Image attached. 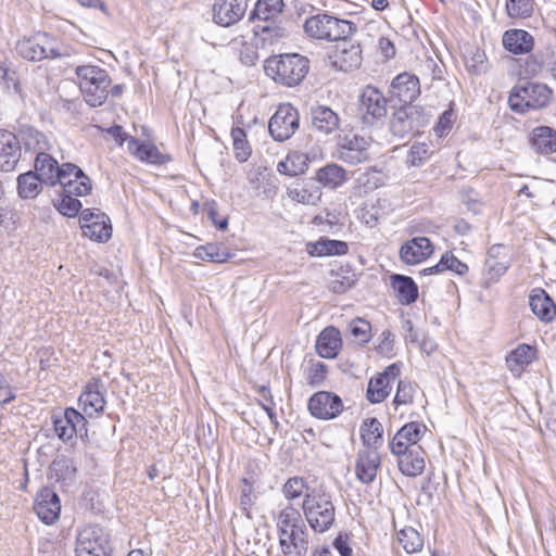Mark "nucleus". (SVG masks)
<instances>
[{"instance_id": "nucleus-1", "label": "nucleus", "mask_w": 556, "mask_h": 556, "mask_svg": "<svg viewBox=\"0 0 556 556\" xmlns=\"http://www.w3.org/2000/svg\"><path fill=\"white\" fill-rule=\"evenodd\" d=\"M302 510L308 526L315 533H325L336 521V506L330 493L312 489L305 493Z\"/></svg>"}, {"instance_id": "nucleus-2", "label": "nucleus", "mask_w": 556, "mask_h": 556, "mask_svg": "<svg viewBox=\"0 0 556 556\" xmlns=\"http://www.w3.org/2000/svg\"><path fill=\"white\" fill-rule=\"evenodd\" d=\"M308 68V59L298 53L270 56L264 65L268 77L287 87L301 84L307 75Z\"/></svg>"}, {"instance_id": "nucleus-3", "label": "nucleus", "mask_w": 556, "mask_h": 556, "mask_svg": "<svg viewBox=\"0 0 556 556\" xmlns=\"http://www.w3.org/2000/svg\"><path fill=\"white\" fill-rule=\"evenodd\" d=\"M305 35L315 40L338 41L356 33V25L348 20L338 18L328 13H318L307 17L303 24Z\"/></svg>"}, {"instance_id": "nucleus-4", "label": "nucleus", "mask_w": 556, "mask_h": 556, "mask_svg": "<svg viewBox=\"0 0 556 556\" xmlns=\"http://www.w3.org/2000/svg\"><path fill=\"white\" fill-rule=\"evenodd\" d=\"M75 73L85 101L92 108L102 105L111 85L108 72L96 65H80L76 67Z\"/></svg>"}, {"instance_id": "nucleus-5", "label": "nucleus", "mask_w": 556, "mask_h": 556, "mask_svg": "<svg viewBox=\"0 0 556 556\" xmlns=\"http://www.w3.org/2000/svg\"><path fill=\"white\" fill-rule=\"evenodd\" d=\"M551 96L552 90L546 85L527 83L511 89L508 103L511 111L522 114L529 110L545 108L549 103Z\"/></svg>"}, {"instance_id": "nucleus-6", "label": "nucleus", "mask_w": 556, "mask_h": 556, "mask_svg": "<svg viewBox=\"0 0 556 556\" xmlns=\"http://www.w3.org/2000/svg\"><path fill=\"white\" fill-rule=\"evenodd\" d=\"M428 124V116L419 105L404 104L390 118V131L401 139L410 138Z\"/></svg>"}, {"instance_id": "nucleus-7", "label": "nucleus", "mask_w": 556, "mask_h": 556, "mask_svg": "<svg viewBox=\"0 0 556 556\" xmlns=\"http://www.w3.org/2000/svg\"><path fill=\"white\" fill-rule=\"evenodd\" d=\"M109 533L98 525H88L76 534L75 556H111Z\"/></svg>"}, {"instance_id": "nucleus-8", "label": "nucleus", "mask_w": 556, "mask_h": 556, "mask_svg": "<svg viewBox=\"0 0 556 556\" xmlns=\"http://www.w3.org/2000/svg\"><path fill=\"white\" fill-rule=\"evenodd\" d=\"M15 49L20 56L31 62L54 59L62 54L55 39L46 33L18 40Z\"/></svg>"}, {"instance_id": "nucleus-9", "label": "nucleus", "mask_w": 556, "mask_h": 556, "mask_svg": "<svg viewBox=\"0 0 556 556\" xmlns=\"http://www.w3.org/2000/svg\"><path fill=\"white\" fill-rule=\"evenodd\" d=\"M300 126V115L290 103L280 104L268 123V130L275 141L291 138Z\"/></svg>"}, {"instance_id": "nucleus-10", "label": "nucleus", "mask_w": 556, "mask_h": 556, "mask_svg": "<svg viewBox=\"0 0 556 556\" xmlns=\"http://www.w3.org/2000/svg\"><path fill=\"white\" fill-rule=\"evenodd\" d=\"M370 144L371 140L369 138L356 134H348L340 138L338 142L337 156L344 163L357 165L369 160Z\"/></svg>"}, {"instance_id": "nucleus-11", "label": "nucleus", "mask_w": 556, "mask_h": 556, "mask_svg": "<svg viewBox=\"0 0 556 556\" xmlns=\"http://www.w3.org/2000/svg\"><path fill=\"white\" fill-rule=\"evenodd\" d=\"M309 414L320 420L337 418L344 408L341 397L329 391L315 392L307 402Z\"/></svg>"}, {"instance_id": "nucleus-12", "label": "nucleus", "mask_w": 556, "mask_h": 556, "mask_svg": "<svg viewBox=\"0 0 556 556\" xmlns=\"http://www.w3.org/2000/svg\"><path fill=\"white\" fill-rule=\"evenodd\" d=\"M358 110L364 123L374 124L387 116V99L379 89L366 86L359 96Z\"/></svg>"}, {"instance_id": "nucleus-13", "label": "nucleus", "mask_w": 556, "mask_h": 556, "mask_svg": "<svg viewBox=\"0 0 556 556\" xmlns=\"http://www.w3.org/2000/svg\"><path fill=\"white\" fill-rule=\"evenodd\" d=\"M58 184L62 186L63 192L75 194V197H85L92 189L91 179L80 167L73 163H63L61 165V175Z\"/></svg>"}, {"instance_id": "nucleus-14", "label": "nucleus", "mask_w": 556, "mask_h": 556, "mask_svg": "<svg viewBox=\"0 0 556 556\" xmlns=\"http://www.w3.org/2000/svg\"><path fill=\"white\" fill-rule=\"evenodd\" d=\"M80 224L84 235L98 242H105L112 236V226L106 214L99 210H83Z\"/></svg>"}, {"instance_id": "nucleus-15", "label": "nucleus", "mask_w": 556, "mask_h": 556, "mask_svg": "<svg viewBox=\"0 0 556 556\" xmlns=\"http://www.w3.org/2000/svg\"><path fill=\"white\" fill-rule=\"evenodd\" d=\"M401 374V364L393 363L384 370L369 380L366 397L372 404L384 401L391 391L390 382L394 381Z\"/></svg>"}, {"instance_id": "nucleus-16", "label": "nucleus", "mask_w": 556, "mask_h": 556, "mask_svg": "<svg viewBox=\"0 0 556 556\" xmlns=\"http://www.w3.org/2000/svg\"><path fill=\"white\" fill-rule=\"evenodd\" d=\"M346 39L338 40L340 43L336 46L333 54L330 56L332 66L343 72L358 68L363 61L361 45Z\"/></svg>"}, {"instance_id": "nucleus-17", "label": "nucleus", "mask_w": 556, "mask_h": 556, "mask_svg": "<svg viewBox=\"0 0 556 556\" xmlns=\"http://www.w3.org/2000/svg\"><path fill=\"white\" fill-rule=\"evenodd\" d=\"M13 136L21 147V151L24 150L25 154L29 153L31 156H38L39 153H43L50 148L47 136L30 125H20Z\"/></svg>"}, {"instance_id": "nucleus-18", "label": "nucleus", "mask_w": 556, "mask_h": 556, "mask_svg": "<svg viewBox=\"0 0 556 556\" xmlns=\"http://www.w3.org/2000/svg\"><path fill=\"white\" fill-rule=\"evenodd\" d=\"M105 388L99 379H92L84 389L78 399V406L88 417L98 416L105 406Z\"/></svg>"}, {"instance_id": "nucleus-19", "label": "nucleus", "mask_w": 556, "mask_h": 556, "mask_svg": "<svg viewBox=\"0 0 556 556\" xmlns=\"http://www.w3.org/2000/svg\"><path fill=\"white\" fill-rule=\"evenodd\" d=\"M34 510L38 518L46 525H53L60 517V497L50 488H42L35 498Z\"/></svg>"}, {"instance_id": "nucleus-20", "label": "nucleus", "mask_w": 556, "mask_h": 556, "mask_svg": "<svg viewBox=\"0 0 556 556\" xmlns=\"http://www.w3.org/2000/svg\"><path fill=\"white\" fill-rule=\"evenodd\" d=\"M247 7V0H215L213 21L223 27L235 25L243 17Z\"/></svg>"}, {"instance_id": "nucleus-21", "label": "nucleus", "mask_w": 556, "mask_h": 556, "mask_svg": "<svg viewBox=\"0 0 556 556\" xmlns=\"http://www.w3.org/2000/svg\"><path fill=\"white\" fill-rule=\"evenodd\" d=\"M381 465L380 453L377 448H362L357 453L355 463L356 478L364 484H370L377 477Z\"/></svg>"}, {"instance_id": "nucleus-22", "label": "nucleus", "mask_w": 556, "mask_h": 556, "mask_svg": "<svg viewBox=\"0 0 556 556\" xmlns=\"http://www.w3.org/2000/svg\"><path fill=\"white\" fill-rule=\"evenodd\" d=\"M390 94L406 105L412 104L420 94L418 77L407 72L396 75L391 83Z\"/></svg>"}, {"instance_id": "nucleus-23", "label": "nucleus", "mask_w": 556, "mask_h": 556, "mask_svg": "<svg viewBox=\"0 0 556 556\" xmlns=\"http://www.w3.org/2000/svg\"><path fill=\"white\" fill-rule=\"evenodd\" d=\"M504 250L502 244H495L489 249L483 268L485 285L496 282L509 268V260Z\"/></svg>"}, {"instance_id": "nucleus-24", "label": "nucleus", "mask_w": 556, "mask_h": 556, "mask_svg": "<svg viewBox=\"0 0 556 556\" xmlns=\"http://www.w3.org/2000/svg\"><path fill=\"white\" fill-rule=\"evenodd\" d=\"M308 533L305 523L290 529L279 536V544L285 556H305L308 549Z\"/></svg>"}, {"instance_id": "nucleus-25", "label": "nucleus", "mask_w": 556, "mask_h": 556, "mask_svg": "<svg viewBox=\"0 0 556 556\" xmlns=\"http://www.w3.org/2000/svg\"><path fill=\"white\" fill-rule=\"evenodd\" d=\"M21 156V147L17 144L13 131L0 128V172L15 170Z\"/></svg>"}, {"instance_id": "nucleus-26", "label": "nucleus", "mask_w": 556, "mask_h": 556, "mask_svg": "<svg viewBox=\"0 0 556 556\" xmlns=\"http://www.w3.org/2000/svg\"><path fill=\"white\" fill-rule=\"evenodd\" d=\"M433 253V245L426 237H416L406 241L400 249V257L407 265H416Z\"/></svg>"}, {"instance_id": "nucleus-27", "label": "nucleus", "mask_w": 556, "mask_h": 556, "mask_svg": "<svg viewBox=\"0 0 556 556\" xmlns=\"http://www.w3.org/2000/svg\"><path fill=\"white\" fill-rule=\"evenodd\" d=\"M312 127L324 135L336 131L340 126L339 115L326 105H314L309 110Z\"/></svg>"}, {"instance_id": "nucleus-28", "label": "nucleus", "mask_w": 556, "mask_h": 556, "mask_svg": "<svg viewBox=\"0 0 556 556\" xmlns=\"http://www.w3.org/2000/svg\"><path fill=\"white\" fill-rule=\"evenodd\" d=\"M529 305L532 313L544 323H549L556 316V305L547 292L542 288H535L529 296Z\"/></svg>"}, {"instance_id": "nucleus-29", "label": "nucleus", "mask_w": 556, "mask_h": 556, "mask_svg": "<svg viewBox=\"0 0 556 556\" xmlns=\"http://www.w3.org/2000/svg\"><path fill=\"white\" fill-rule=\"evenodd\" d=\"M127 149L130 154L141 162L151 164H165L169 157L162 152L151 142H141L135 137L128 140Z\"/></svg>"}, {"instance_id": "nucleus-30", "label": "nucleus", "mask_w": 556, "mask_h": 556, "mask_svg": "<svg viewBox=\"0 0 556 556\" xmlns=\"http://www.w3.org/2000/svg\"><path fill=\"white\" fill-rule=\"evenodd\" d=\"M34 173L38 175L45 185L55 186L61 175V165L46 151L35 157Z\"/></svg>"}, {"instance_id": "nucleus-31", "label": "nucleus", "mask_w": 556, "mask_h": 556, "mask_svg": "<svg viewBox=\"0 0 556 556\" xmlns=\"http://www.w3.org/2000/svg\"><path fill=\"white\" fill-rule=\"evenodd\" d=\"M536 358V350L532 345L522 343L506 357V365L515 377H520L526 366Z\"/></svg>"}, {"instance_id": "nucleus-32", "label": "nucleus", "mask_w": 556, "mask_h": 556, "mask_svg": "<svg viewBox=\"0 0 556 556\" xmlns=\"http://www.w3.org/2000/svg\"><path fill=\"white\" fill-rule=\"evenodd\" d=\"M531 148L539 154L556 152V130L548 126L535 127L530 136Z\"/></svg>"}, {"instance_id": "nucleus-33", "label": "nucleus", "mask_w": 556, "mask_h": 556, "mask_svg": "<svg viewBox=\"0 0 556 556\" xmlns=\"http://www.w3.org/2000/svg\"><path fill=\"white\" fill-rule=\"evenodd\" d=\"M504 48L514 54H525L533 48V37L523 29H509L503 35Z\"/></svg>"}, {"instance_id": "nucleus-34", "label": "nucleus", "mask_w": 556, "mask_h": 556, "mask_svg": "<svg viewBox=\"0 0 556 556\" xmlns=\"http://www.w3.org/2000/svg\"><path fill=\"white\" fill-rule=\"evenodd\" d=\"M340 331L334 327L325 328L317 338L316 351L323 358H334L341 349Z\"/></svg>"}, {"instance_id": "nucleus-35", "label": "nucleus", "mask_w": 556, "mask_h": 556, "mask_svg": "<svg viewBox=\"0 0 556 556\" xmlns=\"http://www.w3.org/2000/svg\"><path fill=\"white\" fill-rule=\"evenodd\" d=\"M328 288L336 294H343L356 282V274L350 266H339L329 273Z\"/></svg>"}, {"instance_id": "nucleus-36", "label": "nucleus", "mask_w": 556, "mask_h": 556, "mask_svg": "<svg viewBox=\"0 0 556 556\" xmlns=\"http://www.w3.org/2000/svg\"><path fill=\"white\" fill-rule=\"evenodd\" d=\"M253 31L256 38L262 42L263 47L266 45H273L287 36L286 28L277 23L275 18L258 20Z\"/></svg>"}, {"instance_id": "nucleus-37", "label": "nucleus", "mask_w": 556, "mask_h": 556, "mask_svg": "<svg viewBox=\"0 0 556 556\" xmlns=\"http://www.w3.org/2000/svg\"><path fill=\"white\" fill-rule=\"evenodd\" d=\"M424 452L420 447H415L397 457L400 471L407 477H417L425 469Z\"/></svg>"}, {"instance_id": "nucleus-38", "label": "nucleus", "mask_w": 556, "mask_h": 556, "mask_svg": "<svg viewBox=\"0 0 556 556\" xmlns=\"http://www.w3.org/2000/svg\"><path fill=\"white\" fill-rule=\"evenodd\" d=\"M48 475L51 480L67 485L75 479L76 466L71 458L60 456L50 465Z\"/></svg>"}, {"instance_id": "nucleus-39", "label": "nucleus", "mask_w": 556, "mask_h": 556, "mask_svg": "<svg viewBox=\"0 0 556 556\" xmlns=\"http://www.w3.org/2000/svg\"><path fill=\"white\" fill-rule=\"evenodd\" d=\"M348 251V243L341 240L321 238L307 244V252L312 256L344 255Z\"/></svg>"}, {"instance_id": "nucleus-40", "label": "nucleus", "mask_w": 556, "mask_h": 556, "mask_svg": "<svg viewBox=\"0 0 556 556\" xmlns=\"http://www.w3.org/2000/svg\"><path fill=\"white\" fill-rule=\"evenodd\" d=\"M346 170L334 163H330L316 172V180L325 188L336 189L346 181Z\"/></svg>"}, {"instance_id": "nucleus-41", "label": "nucleus", "mask_w": 556, "mask_h": 556, "mask_svg": "<svg viewBox=\"0 0 556 556\" xmlns=\"http://www.w3.org/2000/svg\"><path fill=\"white\" fill-rule=\"evenodd\" d=\"M393 289L397 293V298L402 304L409 305L418 298V287L415 281L403 275H393L391 277Z\"/></svg>"}, {"instance_id": "nucleus-42", "label": "nucleus", "mask_w": 556, "mask_h": 556, "mask_svg": "<svg viewBox=\"0 0 556 556\" xmlns=\"http://www.w3.org/2000/svg\"><path fill=\"white\" fill-rule=\"evenodd\" d=\"M309 164L307 154L299 151L288 153L285 161L278 164V170L288 176H298L304 174Z\"/></svg>"}, {"instance_id": "nucleus-43", "label": "nucleus", "mask_w": 556, "mask_h": 556, "mask_svg": "<svg viewBox=\"0 0 556 556\" xmlns=\"http://www.w3.org/2000/svg\"><path fill=\"white\" fill-rule=\"evenodd\" d=\"M362 440L365 448H377L382 445L383 428L377 418H368L362 425Z\"/></svg>"}, {"instance_id": "nucleus-44", "label": "nucleus", "mask_w": 556, "mask_h": 556, "mask_svg": "<svg viewBox=\"0 0 556 556\" xmlns=\"http://www.w3.org/2000/svg\"><path fill=\"white\" fill-rule=\"evenodd\" d=\"M194 256L201 261L225 263L230 260L233 254L223 244L207 243L205 245L198 247L194 251Z\"/></svg>"}, {"instance_id": "nucleus-45", "label": "nucleus", "mask_w": 556, "mask_h": 556, "mask_svg": "<svg viewBox=\"0 0 556 556\" xmlns=\"http://www.w3.org/2000/svg\"><path fill=\"white\" fill-rule=\"evenodd\" d=\"M42 181L37 174L29 170L17 177V193L22 199H35L42 189Z\"/></svg>"}, {"instance_id": "nucleus-46", "label": "nucleus", "mask_w": 556, "mask_h": 556, "mask_svg": "<svg viewBox=\"0 0 556 556\" xmlns=\"http://www.w3.org/2000/svg\"><path fill=\"white\" fill-rule=\"evenodd\" d=\"M303 522L301 513L296 508L292 505L285 507L279 511L277 517L278 536L287 533L290 529L296 528Z\"/></svg>"}, {"instance_id": "nucleus-47", "label": "nucleus", "mask_w": 556, "mask_h": 556, "mask_svg": "<svg viewBox=\"0 0 556 556\" xmlns=\"http://www.w3.org/2000/svg\"><path fill=\"white\" fill-rule=\"evenodd\" d=\"M283 7V0H258L251 17L271 20L282 12Z\"/></svg>"}, {"instance_id": "nucleus-48", "label": "nucleus", "mask_w": 556, "mask_h": 556, "mask_svg": "<svg viewBox=\"0 0 556 556\" xmlns=\"http://www.w3.org/2000/svg\"><path fill=\"white\" fill-rule=\"evenodd\" d=\"M233 50L238 51L239 59L243 65L253 66L258 60L257 49L253 43L247 42L243 38H235L230 41Z\"/></svg>"}, {"instance_id": "nucleus-49", "label": "nucleus", "mask_w": 556, "mask_h": 556, "mask_svg": "<svg viewBox=\"0 0 556 556\" xmlns=\"http://www.w3.org/2000/svg\"><path fill=\"white\" fill-rule=\"evenodd\" d=\"M307 481L303 477H291L282 485V494L288 501H294L311 491Z\"/></svg>"}, {"instance_id": "nucleus-50", "label": "nucleus", "mask_w": 556, "mask_h": 556, "mask_svg": "<svg viewBox=\"0 0 556 556\" xmlns=\"http://www.w3.org/2000/svg\"><path fill=\"white\" fill-rule=\"evenodd\" d=\"M230 135L236 159L241 163L248 161L251 155V147L247 140L245 131L240 127H236L231 129Z\"/></svg>"}, {"instance_id": "nucleus-51", "label": "nucleus", "mask_w": 556, "mask_h": 556, "mask_svg": "<svg viewBox=\"0 0 556 556\" xmlns=\"http://www.w3.org/2000/svg\"><path fill=\"white\" fill-rule=\"evenodd\" d=\"M397 539L408 554L417 553L421 551L424 546L421 535L412 527L402 529L397 533Z\"/></svg>"}, {"instance_id": "nucleus-52", "label": "nucleus", "mask_w": 556, "mask_h": 556, "mask_svg": "<svg viewBox=\"0 0 556 556\" xmlns=\"http://www.w3.org/2000/svg\"><path fill=\"white\" fill-rule=\"evenodd\" d=\"M58 212L67 217H75L81 210V202L75 194L63 192L59 200L54 201Z\"/></svg>"}, {"instance_id": "nucleus-53", "label": "nucleus", "mask_w": 556, "mask_h": 556, "mask_svg": "<svg viewBox=\"0 0 556 556\" xmlns=\"http://www.w3.org/2000/svg\"><path fill=\"white\" fill-rule=\"evenodd\" d=\"M418 389L419 388L416 383H412L407 380H400L393 404L396 407L400 405L412 404L414 395L417 393Z\"/></svg>"}, {"instance_id": "nucleus-54", "label": "nucleus", "mask_w": 556, "mask_h": 556, "mask_svg": "<svg viewBox=\"0 0 556 556\" xmlns=\"http://www.w3.org/2000/svg\"><path fill=\"white\" fill-rule=\"evenodd\" d=\"M327 375V366L321 362H311L305 371V379L308 386L317 388L323 384Z\"/></svg>"}, {"instance_id": "nucleus-55", "label": "nucleus", "mask_w": 556, "mask_h": 556, "mask_svg": "<svg viewBox=\"0 0 556 556\" xmlns=\"http://www.w3.org/2000/svg\"><path fill=\"white\" fill-rule=\"evenodd\" d=\"M54 430L58 437L63 441H70L75 435L73 429V418L70 416V408H66L64 415L54 419Z\"/></svg>"}, {"instance_id": "nucleus-56", "label": "nucleus", "mask_w": 556, "mask_h": 556, "mask_svg": "<svg viewBox=\"0 0 556 556\" xmlns=\"http://www.w3.org/2000/svg\"><path fill=\"white\" fill-rule=\"evenodd\" d=\"M507 14L513 18L529 17L533 12L531 0H507Z\"/></svg>"}, {"instance_id": "nucleus-57", "label": "nucleus", "mask_w": 556, "mask_h": 556, "mask_svg": "<svg viewBox=\"0 0 556 556\" xmlns=\"http://www.w3.org/2000/svg\"><path fill=\"white\" fill-rule=\"evenodd\" d=\"M426 430V426L418 421H410L404 425L396 433L399 439H404L410 442L414 446L421 439L422 431Z\"/></svg>"}, {"instance_id": "nucleus-58", "label": "nucleus", "mask_w": 556, "mask_h": 556, "mask_svg": "<svg viewBox=\"0 0 556 556\" xmlns=\"http://www.w3.org/2000/svg\"><path fill=\"white\" fill-rule=\"evenodd\" d=\"M288 195L299 203L314 205L320 199L321 193L318 189L311 191L306 187H296L289 189Z\"/></svg>"}, {"instance_id": "nucleus-59", "label": "nucleus", "mask_w": 556, "mask_h": 556, "mask_svg": "<svg viewBox=\"0 0 556 556\" xmlns=\"http://www.w3.org/2000/svg\"><path fill=\"white\" fill-rule=\"evenodd\" d=\"M357 181L364 187L365 192H368L381 187L383 185V177L381 172L369 168L358 177Z\"/></svg>"}, {"instance_id": "nucleus-60", "label": "nucleus", "mask_w": 556, "mask_h": 556, "mask_svg": "<svg viewBox=\"0 0 556 556\" xmlns=\"http://www.w3.org/2000/svg\"><path fill=\"white\" fill-rule=\"evenodd\" d=\"M370 329V324L363 318H356L349 325L350 333L362 343H367L369 341Z\"/></svg>"}, {"instance_id": "nucleus-61", "label": "nucleus", "mask_w": 556, "mask_h": 556, "mask_svg": "<svg viewBox=\"0 0 556 556\" xmlns=\"http://www.w3.org/2000/svg\"><path fill=\"white\" fill-rule=\"evenodd\" d=\"M442 266L445 267V270H452L460 276L468 271V266L450 252L442 255Z\"/></svg>"}, {"instance_id": "nucleus-62", "label": "nucleus", "mask_w": 556, "mask_h": 556, "mask_svg": "<svg viewBox=\"0 0 556 556\" xmlns=\"http://www.w3.org/2000/svg\"><path fill=\"white\" fill-rule=\"evenodd\" d=\"M0 77L5 80L9 89L12 88L15 94H17L22 100L25 99L20 81L14 78V73L11 74L9 68L3 64H0Z\"/></svg>"}, {"instance_id": "nucleus-63", "label": "nucleus", "mask_w": 556, "mask_h": 556, "mask_svg": "<svg viewBox=\"0 0 556 556\" xmlns=\"http://www.w3.org/2000/svg\"><path fill=\"white\" fill-rule=\"evenodd\" d=\"M454 122V112L453 110H446L444 111L440 117L439 121L434 127V130L439 137H442L447 131L451 130L452 125Z\"/></svg>"}, {"instance_id": "nucleus-64", "label": "nucleus", "mask_w": 556, "mask_h": 556, "mask_svg": "<svg viewBox=\"0 0 556 556\" xmlns=\"http://www.w3.org/2000/svg\"><path fill=\"white\" fill-rule=\"evenodd\" d=\"M70 416L73 418V429L75 430V435H79L80 438L87 437V420L86 415L79 413L74 408H70Z\"/></svg>"}]
</instances>
